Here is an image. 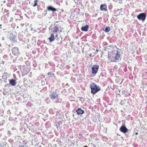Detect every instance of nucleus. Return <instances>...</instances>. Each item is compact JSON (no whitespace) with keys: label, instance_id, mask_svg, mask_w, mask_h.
<instances>
[{"label":"nucleus","instance_id":"3","mask_svg":"<svg viewBox=\"0 0 147 147\" xmlns=\"http://www.w3.org/2000/svg\"><path fill=\"white\" fill-rule=\"evenodd\" d=\"M12 54L15 56H18L20 54V52L18 48L15 47L12 48L11 50Z\"/></svg>","mask_w":147,"mask_h":147},{"label":"nucleus","instance_id":"17","mask_svg":"<svg viewBox=\"0 0 147 147\" xmlns=\"http://www.w3.org/2000/svg\"><path fill=\"white\" fill-rule=\"evenodd\" d=\"M48 75L49 76V77H51V75H52L53 76L55 75L52 72H49L48 73Z\"/></svg>","mask_w":147,"mask_h":147},{"label":"nucleus","instance_id":"11","mask_svg":"<svg viewBox=\"0 0 147 147\" xmlns=\"http://www.w3.org/2000/svg\"><path fill=\"white\" fill-rule=\"evenodd\" d=\"M88 29V25H86L82 27L81 28V30L83 31H87Z\"/></svg>","mask_w":147,"mask_h":147},{"label":"nucleus","instance_id":"15","mask_svg":"<svg viewBox=\"0 0 147 147\" xmlns=\"http://www.w3.org/2000/svg\"><path fill=\"white\" fill-rule=\"evenodd\" d=\"M59 30V28L57 26H55L53 28V31L54 32H57Z\"/></svg>","mask_w":147,"mask_h":147},{"label":"nucleus","instance_id":"10","mask_svg":"<svg viewBox=\"0 0 147 147\" xmlns=\"http://www.w3.org/2000/svg\"><path fill=\"white\" fill-rule=\"evenodd\" d=\"M76 112L78 114H82L84 113V111L80 108H78L76 110Z\"/></svg>","mask_w":147,"mask_h":147},{"label":"nucleus","instance_id":"21","mask_svg":"<svg viewBox=\"0 0 147 147\" xmlns=\"http://www.w3.org/2000/svg\"><path fill=\"white\" fill-rule=\"evenodd\" d=\"M90 56H91V54H90Z\"/></svg>","mask_w":147,"mask_h":147},{"label":"nucleus","instance_id":"13","mask_svg":"<svg viewBox=\"0 0 147 147\" xmlns=\"http://www.w3.org/2000/svg\"><path fill=\"white\" fill-rule=\"evenodd\" d=\"M48 39L50 42L53 41L55 40L54 35L53 34H52L51 35L50 37L48 38Z\"/></svg>","mask_w":147,"mask_h":147},{"label":"nucleus","instance_id":"20","mask_svg":"<svg viewBox=\"0 0 147 147\" xmlns=\"http://www.w3.org/2000/svg\"><path fill=\"white\" fill-rule=\"evenodd\" d=\"M62 32V30H60V32Z\"/></svg>","mask_w":147,"mask_h":147},{"label":"nucleus","instance_id":"2","mask_svg":"<svg viewBox=\"0 0 147 147\" xmlns=\"http://www.w3.org/2000/svg\"><path fill=\"white\" fill-rule=\"evenodd\" d=\"M91 89V93L93 94H95L100 90V88L95 83H92L90 85Z\"/></svg>","mask_w":147,"mask_h":147},{"label":"nucleus","instance_id":"1","mask_svg":"<svg viewBox=\"0 0 147 147\" xmlns=\"http://www.w3.org/2000/svg\"><path fill=\"white\" fill-rule=\"evenodd\" d=\"M121 57V55L117 50H114L108 55V60L110 62H117L119 60Z\"/></svg>","mask_w":147,"mask_h":147},{"label":"nucleus","instance_id":"23","mask_svg":"<svg viewBox=\"0 0 147 147\" xmlns=\"http://www.w3.org/2000/svg\"><path fill=\"white\" fill-rule=\"evenodd\" d=\"M57 35H56V37H57Z\"/></svg>","mask_w":147,"mask_h":147},{"label":"nucleus","instance_id":"22","mask_svg":"<svg viewBox=\"0 0 147 147\" xmlns=\"http://www.w3.org/2000/svg\"><path fill=\"white\" fill-rule=\"evenodd\" d=\"M84 147H88L87 146H84Z\"/></svg>","mask_w":147,"mask_h":147},{"label":"nucleus","instance_id":"18","mask_svg":"<svg viewBox=\"0 0 147 147\" xmlns=\"http://www.w3.org/2000/svg\"><path fill=\"white\" fill-rule=\"evenodd\" d=\"M135 134L136 135H137L138 134V133L137 132H136L135 133Z\"/></svg>","mask_w":147,"mask_h":147},{"label":"nucleus","instance_id":"19","mask_svg":"<svg viewBox=\"0 0 147 147\" xmlns=\"http://www.w3.org/2000/svg\"><path fill=\"white\" fill-rule=\"evenodd\" d=\"M82 135V134H81V133H80V134H79V136H81V135Z\"/></svg>","mask_w":147,"mask_h":147},{"label":"nucleus","instance_id":"7","mask_svg":"<svg viewBox=\"0 0 147 147\" xmlns=\"http://www.w3.org/2000/svg\"><path fill=\"white\" fill-rule=\"evenodd\" d=\"M119 130L121 132L125 133L127 131L128 129L125 125H122L120 128Z\"/></svg>","mask_w":147,"mask_h":147},{"label":"nucleus","instance_id":"9","mask_svg":"<svg viewBox=\"0 0 147 147\" xmlns=\"http://www.w3.org/2000/svg\"><path fill=\"white\" fill-rule=\"evenodd\" d=\"M47 9L49 11H52L53 12H54L57 11V9L51 6H48Z\"/></svg>","mask_w":147,"mask_h":147},{"label":"nucleus","instance_id":"4","mask_svg":"<svg viewBox=\"0 0 147 147\" xmlns=\"http://www.w3.org/2000/svg\"><path fill=\"white\" fill-rule=\"evenodd\" d=\"M146 14L145 13H142L137 16V18L139 20L144 21L146 18Z\"/></svg>","mask_w":147,"mask_h":147},{"label":"nucleus","instance_id":"14","mask_svg":"<svg viewBox=\"0 0 147 147\" xmlns=\"http://www.w3.org/2000/svg\"><path fill=\"white\" fill-rule=\"evenodd\" d=\"M111 30L110 27L109 26H107L105 29V31L106 32H108Z\"/></svg>","mask_w":147,"mask_h":147},{"label":"nucleus","instance_id":"8","mask_svg":"<svg viewBox=\"0 0 147 147\" xmlns=\"http://www.w3.org/2000/svg\"><path fill=\"white\" fill-rule=\"evenodd\" d=\"M100 10L102 11H107V5L106 4L101 5L100 7Z\"/></svg>","mask_w":147,"mask_h":147},{"label":"nucleus","instance_id":"6","mask_svg":"<svg viewBox=\"0 0 147 147\" xmlns=\"http://www.w3.org/2000/svg\"><path fill=\"white\" fill-rule=\"evenodd\" d=\"M59 94L56 92H53L50 94L49 96L52 100H53L56 98H58Z\"/></svg>","mask_w":147,"mask_h":147},{"label":"nucleus","instance_id":"5","mask_svg":"<svg viewBox=\"0 0 147 147\" xmlns=\"http://www.w3.org/2000/svg\"><path fill=\"white\" fill-rule=\"evenodd\" d=\"M98 68V65H93L92 68V74H96L97 73Z\"/></svg>","mask_w":147,"mask_h":147},{"label":"nucleus","instance_id":"16","mask_svg":"<svg viewBox=\"0 0 147 147\" xmlns=\"http://www.w3.org/2000/svg\"><path fill=\"white\" fill-rule=\"evenodd\" d=\"M38 0H35L34 1V4L33 5V7H35L37 5Z\"/></svg>","mask_w":147,"mask_h":147},{"label":"nucleus","instance_id":"12","mask_svg":"<svg viewBox=\"0 0 147 147\" xmlns=\"http://www.w3.org/2000/svg\"><path fill=\"white\" fill-rule=\"evenodd\" d=\"M9 84L12 86H15L16 84L15 80L13 79L9 80Z\"/></svg>","mask_w":147,"mask_h":147}]
</instances>
